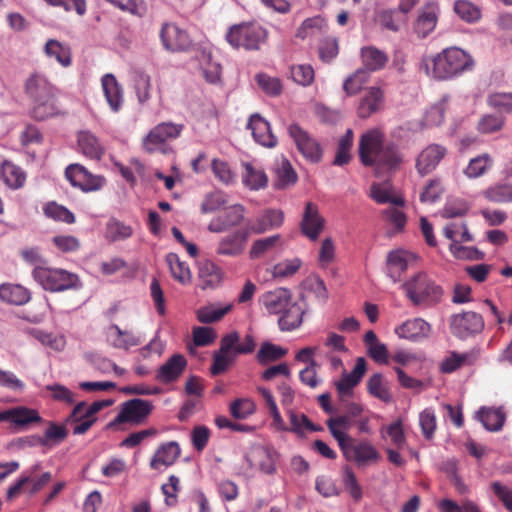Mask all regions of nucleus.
Returning <instances> with one entry per match:
<instances>
[{"label":"nucleus","mask_w":512,"mask_h":512,"mask_svg":"<svg viewBox=\"0 0 512 512\" xmlns=\"http://www.w3.org/2000/svg\"><path fill=\"white\" fill-rule=\"evenodd\" d=\"M199 278L203 289L214 288L219 285L222 273L213 262H205L199 268Z\"/></svg>","instance_id":"47"},{"label":"nucleus","mask_w":512,"mask_h":512,"mask_svg":"<svg viewBox=\"0 0 512 512\" xmlns=\"http://www.w3.org/2000/svg\"><path fill=\"white\" fill-rule=\"evenodd\" d=\"M383 101V91L378 87H370L360 99L357 107L358 116L363 119L370 117L372 114L380 111Z\"/></svg>","instance_id":"25"},{"label":"nucleus","mask_w":512,"mask_h":512,"mask_svg":"<svg viewBox=\"0 0 512 512\" xmlns=\"http://www.w3.org/2000/svg\"><path fill=\"white\" fill-rule=\"evenodd\" d=\"M273 172L275 174L274 186L277 189H285L294 185L297 181V174L291 163L284 157L276 159Z\"/></svg>","instance_id":"31"},{"label":"nucleus","mask_w":512,"mask_h":512,"mask_svg":"<svg viewBox=\"0 0 512 512\" xmlns=\"http://www.w3.org/2000/svg\"><path fill=\"white\" fill-rule=\"evenodd\" d=\"M243 183L250 190H260L267 186L268 177L261 168L244 163Z\"/></svg>","instance_id":"41"},{"label":"nucleus","mask_w":512,"mask_h":512,"mask_svg":"<svg viewBox=\"0 0 512 512\" xmlns=\"http://www.w3.org/2000/svg\"><path fill=\"white\" fill-rule=\"evenodd\" d=\"M430 325L422 318L407 320L395 329L400 338L418 341L426 338L430 332Z\"/></svg>","instance_id":"27"},{"label":"nucleus","mask_w":512,"mask_h":512,"mask_svg":"<svg viewBox=\"0 0 512 512\" xmlns=\"http://www.w3.org/2000/svg\"><path fill=\"white\" fill-rule=\"evenodd\" d=\"M166 260L170 267V271L176 280L183 284L190 282V269L186 263L180 261L177 254L169 253L166 257Z\"/></svg>","instance_id":"49"},{"label":"nucleus","mask_w":512,"mask_h":512,"mask_svg":"<svg viewBox=\"0 0 512 512\" xmlns=\"http://www.w3.org/2000/svg\"><path fill=\"white\" fill-rule=\"evenodd\" d=\"M134 89L137 95V99L140 103L147 102L150 97L151 91V78L150 76L142 71H137L134 76Z\"/></svg>","instance_id":"53"},{"label":"nucleus","mask_w":512,"mask_h":512,"mask_svg":"<svg viewBox=\"0 0 512 512\" xmlns=\"http://www.w3.org/2000/svg\"><path fill=\"white\" fill-rule=\"evenodd\" d=\"M249 236L246 229H241L222 237L217 244L216 253L227 257L242 255Z\"/></svg>","instance_id":"17"},{"label":"nucleus","mask_w":512,"mask_h":512,"mask_svg":"<svg viewBox=\"0 0 512 512\" xmlns=\"http://www.w3.org/2000/svg\"><path fill=\"white\" fill-rule=\"evenodd\" d=\"M444 192V188L440 180L433 179L424 187L420 194V201L422 203L432 204L438 201Z\"/></svg>","instance_id":"63"},{"label":"nucleus","mask_w":512,"mask_h":512,"mask_svg":"<svg viewBox=\"0 0 512 512\" xmlns=\"http://www.w3.org/2000/svg\"><path fill=\"white\" fill-rule=\"evenodd\" d=\"M79 151L87 158L99 160L103 154V147L98 138L89 131H81L77 137Z\"/></svg>","instance_id":"36"},{"label":"nucleus","mask_w":512,"mask_h":512,"mask_svg":"<svg viewBox=\"0 0 512 512\" xmlns=\"http://www.w3.org/2000/svg\"><path fill=\"white\" fill-rule=\"evenodd\" d=\"M473 363V354L463 353L459 354L453 352L449 357H447L441 364V371L444 373H452L460 368L464 364H472Z\"/></svg>","instance_id":"57"},{"label":"nucleus","mask_w":512,"mask_h":512,"mask_svg":"<svg viewBox=\"0 0 512 512\" xmlns=\"http://www.w3.org/2000/svg\"><path fill=\"white\" fill-rule=\"evenodd\" d=\"M369 196L378 204L390 203L394 206H403L404 201L401 197L392 193V187L388 182L373 183L370 187Z\"/></svg>","instance_id":"40"},{"label":"nucleus","mask_w":512,"mask_h":512,"mask_svg":"<svg viewBox=\"0 0 512 512\" xmlns=\"http://www.w3.org/2000/svg\"><path fill=\"white\" fill-rule=\"evenodd\" d=\"M267 38V31L256 23H241L230 28L226 35L228 43L234 48L258 50Z\"/></svg>","instance_id":"5"},{"label":"nucleus","mask_w":512,"mask_h":512,"mask_svg":"<svg viewBox=\"0 0 512 512\" xmlns=\"http://www.w3.org/2000/svg\"><path fill=\"white\" fill-rule=\"evenodd\" d=\"M483 197L493 203L507 204L512 203V183L507 181H498L482 192Z\"/></svg>","instance_id":"37"},{"label":"nucleus","mask_w":512,"mask_h":512,"mask_svg":"<svg viewBox=\"0 0 512 512\" xmlns=\"http://www.w3.org/2000/svg\"><path fill=\"white\" fill-rule=\"evenodd\" d=\"M40 421L41 417L34 409L23 406L11 409L10 422L13 423L17 428L23 429L32 423H37Z\"/></svg>","instance_id":"45"},{"label":"nucleus","mask_w":512,"mask_h":512,"mask_svg":"<svg viewBox=\"0 0 512 512\" xmlns=\"http://www.w3.org/2000/svg\"><path fill=\"white\" fill-rule=\"evenodd\" d=\"M364 66L369 73L383 68L388 60L386 54L374 47H365L361 50Z\"/></svg>","instance_id":"46"},{"label":"nucleus","mask_w":512,"mask_h":512,"mask_svg":"<svg viewBox=\"0 0 512 512\" xmlns=\"http://www.w3.org/2000/svg\"><path fill=\"white\" fill-rule=\"evenodd\" d=\"M284 222V213L279 209H266L254 222L248 221L246 231L251 234H263L280 228Z\"/></svg>","instance_id":"16"},{"label":"nucleus","mask_w":512,"mask_h":512,"mask_svg":"<svg viewBox=\"0 0 512 512\" xmlns=\"http://www.w3.org/2000/svg\"><path fill=\"white\" fill-rule=\"evenodd\" d=\"M348 461H354L358 466H366L377 462L380 458L379 452L367 440L355 442L354 440L343 453Z\"/></svg>","instance_id":"15"},{"label":"nucleus","mask_w":512,"mask_h":512,"mask_svg":"<svg viewBox=\"0 0 512 512\" xmlns=\"http://www.w3.org/2000/svg\"><path fill=\"white\" fill-rule=\"evenodd\" d=\"M303 314L302 307L296 302H291L281 313L278 320L280 329L282 331H292L298 328L302 323Z\"/></svg>","instance_id":"39"},{"label":"nucleus","mask_w":512,"mask_h":512,"mask_svg":"<svg viewBox=\"0 0 512 512\" xmlns=\"http://www.w3.org/2000/svg\"><path fill=\"white\" fill-rule=\"evenodd\" d=\"M492 165V160L488 154L479 155L470 160L468 166L464 170V174L468 178H477L483 175Z\"/></svg>","instance_id":"52"},{"label":"nucleus","mask_w":512,"mask_h":512,"mask_svg":"<svg viewBox=\"0 0 512 512\" xmlns=\"http://www.w3.org/2000/svg\"><path fill=\"white\" fill-rule=\"evenodd\" d=\"M255 404L247 398L236 399L230 404L231 415L235 419H246L255 412Z\"/></svg>","instance_id":"59"},{"label":"nucleus","mask_w":512,"mask_h":512,"mask_svg":"<svg viewBox=\"0 0 512 512\" xmlns=\"http://www.w3.org/2000/svg\"><path fill=\"white\" fill-rule=\"evenodd\" d=\"M0 178L11 189L17 190L26 182L25 172L10 161H3L0 167Z\"/></svg>","instance_id":"34"},{"label":"nucleus","mask_w":512,"mask_h":512,"mask_svg":"<svg viewBox=\"0 0 512 512\" xmlns=\"http://www.w3.org/2000/svg\"><path fill=\"white\" fill-rule=\"evenodd\" d=\"M504 125V117L501 114L484 115L478 122V130L481 133H493L499 131Z\"/></svg>","instance_id":"64"},{"label":"nucleus","mask_w":512,"mask_h":512,"mask_svg":"<svg viewBox=\"0 0 512 512\" xmlns=\"http://www.w3.org/2000/svg\"><path fill=\"white\" fill-rule=\"evenodd\" d=\"M367 390L372 396L383 402L391 401V394L383 382V375L381 373H375L369 378Z\"/></svg>","instance_id":"50"},{"label":"nucleus","mask_w":512,"mask_h":512,"mask_svg":"<svg viewBox=\"0 0 512 512\" xmlns=\"http://www.w3.org/2000/svg\"><path fill=\"white\" fill-rule=\"evenodd\" d=\"M187 367V360L182 354H173L155 372V380L161 384L176 382Z\"/></svg>","instance_id":"18"},{"label":"nucleus","mask_w":512,"mask_h":512,"mask_svg":"<svg viewBox=\"0 0 512 512\" xmlns=\"http://www.w3.org/2000/svg\"><path fill=\"white\" fill-rule=\"evenodd\" d=\"M31 299L30 291L19 284L4 283L0 285V300L12 305H25Z\"/></svg>","instance_id":"32"},{"label":"nucleus","mask_w":512,"mask_h":512,"mask_svg":"<svg viewBox=\"0 0 512 512\" xmlns=\"http://www.w3.org/2000/svg\"><path fill=\"white\" fill-rule=\"evenodd\" d=\"M279 240L280 235L277 234L254 241L249 252L250 258H261L266 253L272 251L278 244Z\"/></svg>","instance_id":"51"},{"label":"nucleus","mask_w":512,"mask_h":512,"mask_svg":"<svg viewBox=\"0 0 512 512\" xmlns=\"http://www.w3.org/2000/svg\"><path fill=\"white\" fill-rule=\"evenodd\" d=\"M474 65L471 56L458 47H449L434 56L422 60L421 68L425 73L439 81L451 80Z\"/></svg>","instance_id":"2"},{"label":"nucleus","mask_w":512,"mask_h":512,"mask_svg":"<svg viewBox=\"0 0 512 512\" xmlns=\"http://www.w3.org/2000/svg\"><path fill=\"white\" fill-rule=\"evenodd\" d=\"M25 91L32 101L56 96V88L45 75L40 73H33L29 76L25 82Z\"/></svg>","instance_id":"21"},{"label":"nucleus","mask_w":512,"mask_h":512,"mask_svg":"<svg viewBox=\"0 0 512 512\" xmlns=\"http://www.w3.org/2000/svg\"><path fill=\"white\" fill-rule=\"evenodd\" d=\"M406 296L414 305L432 306L438 303L442 289L425 273H418L402 285Z\"/></svg>","instance_id":"4"},{"label":"nucleus","mask_w":512,"mask_h":512,"mask_svg":"<svg viewBox=\"0 0 512 512\" xmlns=\"http://www.w3.org/2000/svg\"><path fill=\"white\" fill-rule=\"evenodd\" d=\"M32 107V117L36 120L43 121L49 117L58 114V109L55 105V97H49L48 99L34 100Z\"/></svg>","instance_id":"48"},{"label":"nucleus","mask_w":512,"mask_h":512,"mask_svg":"<svg viewBox=\"0 0 512 512\" xmlns=\"http://www.w3.org/2000/svg\"><path fill=\"white\" fill-rule=\"evenodd\" d=\"M450 329L457 338L467 339L482 332L484 320L474 311L453 314L450 318Z\"/></svg>","instance_id":"6"},{"label":"nucleus","mask_w":512,"mask_h":512,"mask_svg":"<svg viewBox=\"0 0 512 512\" xmlns=\"http://www.w3.org/2000/svg\"><path fill=\"white\" fill-rule=\"evenodd\" d=\"M325 226V219L320 215L317 205L308 202L301 220L302 233L312 241L318 239Z\"/></svg>","instance_id":"19"},{"label":"nucleus","mask_w":512,"mask_h":512,"mask_svg":"<svg viewBox=\"0 0 512 512\" xmlns=\"http://www.w3.org/2000/svg\"><path fill=\"white\" fill-rule=\"evenodd\" d=\"M180 455L179 444L175 441L162 444L150 461V467L154 470L160 469L162 466L172 465Z\"/></svg>","instance_id":"30"},{"label":"nucleus","mask_w":512,"mask_h":512,"mask_svg":"<svg viewBox=\"0 0 512 512\" xmlns=\"http://www.w3.org/2000/svg\"><path fill=\"white\" fill-rule=\"evenodd\" d=\"M446 154V149L438 144L427 146L419 154L416 168L421 175H426L436 168Z\"/></svg>","instance_id":"24"},{"label":"nucleus","mask_w":512,"mask_h":512,"mask_svg":"<svg viewBox=\"0 0 512 512\" xmlns=\"http://www.w3.org/2000/svg\"><path fill=\"white\" fill-rule=\"evenodd\" d=\"M247 128L251 130L252 136L258 144L272 148L277 144V138L271 132L270 123L259 114L250 116Z\"/></svg>","instance_id":"22"},{"label":"nucleus","mask_w":512,"mask_h":512,"mask_svg":"<svg viewBox=\"0 0 512 512\" xmlns=\"http://www.w3.org/2000/svg\"><path fill=\"white\" fill-rule=\"evenodd\" d=\"M105 336L107 343L111 347L125 351L142 343L139 336L130 330H122L117 324L107 326Z\"/></svg>","instance_id":"20"},{"label":"nucleus","mask_w":512,"mask_h":512,"mask_svg":"<svg viewBox=\"0 0 512 512\" xmlns=\"http://www.w3.org/2000/svg\"><path fill=\"white\" fill-rule=\"evenodd\" d=\"M450 252L458 259L482 260L485 254L476 247H466L454 241L450 244Z\"/></svg>","instance_id":"60"},{"label":"nucleus","mask_w":512,"mask_h":512,"mask_svg":"<svg viewBox=\"0 0 512 512\" xmlns=\"http://www.w3.org/2000/svg\"><path fill=\"white\" fill-rule=\"evenodd\" d=\"M483 427L491 432L500 431L505 423L506 414L501 407H481L475 414Z\"/></svg>","instance_id":"29"},{"label":"nucleus","mask_w":512,"mask_h":512,"mask_svg":"<svg viewBox=\"0 0 512 512\" xmlns=\"http://www.w3.org/2000/svg\"><path fill=\"white\" fill-rule=\"evenodd\" d=\"M47 58L55 60L62 67H69L72 63L71 49L68 45L55 39H49L44 45Z\"/></svg>","instance_id":"35"},{"label":"nucleus","mask_w":512,"mask_h":512,"mask_svg":"<svg viewBox=\"0 0 512 512\" xmlns=\"http://www.w3.org/2000/svg\"><path fill=\"white\" fill-rule=\"evenodd\" d=\"M101 85L110 109L115 113L120 111L123 105V92L115 76L105 74L101 79Z\"/></svg>","instance_id":"28"},{"label":"nucleus","mask_w":512,"mask_h":512,"mask_svg":"<svg viewBox=\"0 0 512 512\" xmlns=\"http://www.w3.org/2000/svg\"><path fill=\"white\" fill-rule=\"evenodd\" d=\"M183 125L172 122H163L155 126L143 140L144 149L153 153L162 150V146L169 140L179 137Z\"/></svg>","instance_id":"8"},{"label":"nucleus","mask_w":512,"mask_h":512,"mask_svg":"<svg viewBox=\"0 0 512 512\" xmlns=\"http://www.w3.org/2000/svg\"><path fill=\"white\" fill-rule=\"evenodd\" d=\"M245 215L243 205L234 204L226 207L220 214L212 218L207 229L212 233H222L239 226Z\"/></svg>","instance_id":"12"},{"label":"nucleus","mask_w":512,"mask_h":512,"mask_svg":"<svg viewBox=\"0 0 512 512\" xmlns=\"http://www.w3.org/2000/svg\"><path fill=\"white\" fill-rule=\"evenodd\" d=\"M152 410L151 402L139 398L131 399L123 403L121 411L108 427H113L122 423L140 424Z\"/></svg>","instance_id":"7"},{"label":"nucleus","mask_w":512,"mask_h":512,"mask_svg":"<svg viewBox=\"0 0 512 512\" xmlns=\"http://www.w3.org/2000/svg\"><path fill=\"white\" fill-rule=\"evenodd\" d=\"M133 235V228L116 218H111L105 225L104 238L110 243L125 241Z\"/></svg>","instance_id":"38"},{"label":"nucleus","mask_w":512,"mask_h":512,"mask_svg":"<svg viewBox=\"0 0 512 512\" xmlns=\"http://www.w3.org/2000/svg\"><path fill=\"white\" fill-rule=\"evenodd\" d=\"M85 402H79L72 410L71 414L67 418V422H75L77 423L73 428V433L75 435H82L87 432L90 427L96 421L95 417L86 416L85 412Z\"/></svg>","instance_id":"42"},{"label":"nucleus","mask_w":512,"mask_h":512,"mask_svg":"<svg viewBox=\"0 0 512 512\" xmlns=\"http://www.w3.org/2000/svg\"><path fill=\"white\" fill-rule=\"evenodd\" d=\"M32 276L43 289L50 292L77 290L82 287L79 276L64 269L36 266Z\"/></svg>","instance_id":"3"},{"label":"nucleus","mask_w":512,"mask_h":512,"mask_svg":"<svg viewBox=\"0 0 512 512\" xmlns=\"http://www.w3.org/2000/svg\"><path fill=\"white\" fill-rule=\"evenodd\" d=\"M66 178L74 186L82 191L90 192L100 189L104 184V178L91 174L80 164H71L66 168Z\"/></svg>","instance_id":"13"},{"label":"nucleus","mask_w":512,"mask_h":512,"mask_svg":"<svg viewBox=\"0 0 512 512\" xmlns=\"http://www.w3.org/2000/svg\"><path fill=\"white\" fill-rule=\"evenodd\" d=\"M160 38L164 48L169 51H184L191 46L188 33L172 23L163 24Z\"/></svg>","instance_id":"14"},{"label":"nucleus","mask_w":512,"mask_h":512,"mask_svg":"<svg viewBox=\"0 0 512 512\" xmlns=\"http://www.w3.org/2000/svg\"><path fill=\"white\" fill-rule=\"evenodd\" d=\"M439 509L442 512H481L478 505L468 499L463 500L460 504L450 499H443L439 503Z\"/></svg>","instance_id":"58"},{"label":"nucleus","mask_w":512,"mask_h":512,"mask_svg":"<svg viewBox=\"0 0 512 512\" xmlns=\"http://www.w3.org/2000/svg\"><path fill=\"white\" fill-rule=\"evenodd\" d=\"M359 158L364 166L372 167L376 176L396 169L402 156L393 142H384V134L378 128L363 133L359 140Z\"/></svg>","instance_id":"1"},{"label":"nucleus","mask_w":512,"mask_h":512,"mask_svg":"<svg viewBox=\"0 0 512 512\" xmlns=\"http://www.w3.org/2000/svg\"><path fill=\"white\" fill-rule=\"evenodd\" d=\"M232 308V304L224 306L210 304L197 310V319L203 324H210L221 320Z\"/></svg>","instance_id":"44"},{"label":"nucleus","mask_w":512,"mask_h":512,"mask_svg":"<svg viewBox=\"0 0 512 512\" xmlns=\"http://www.w3.org/2000/svg\"><path fill=\"white\" fill-rule=\"evenodd\" d=\"M44 214L53 220L62 221L67 224L75 222L74 214L62 205L55 202H50L44 207Z\"/></svg>","instance_id":"56"},{"label":"nucleus","mask_w":512,"mask_h":512,"mask_svg":"<svg viewBox=\"0 0 512 512\" xmlns=\"http://www.w3.org/2000/svg\"><path fill=\"white\" fill-rule=\"evenodd\" d=\"M260 302L270 314H281L291 303V294L288 289L278 288L264 293Z\"/></svg>","instance_id":"26"},{"label":"nucleus","mask_w":512,"mask_h":512,"mask_svg":"<svg viewBox=\"0 0 512 512\" xmlns=\"http://www.w3.org/2000/svg\"><path fill=\"white\" fill-rule=\"evenodd\" d=\"M415 259V255L406 250L391 251L387 256V276L394 282L401 280L402 274L407 270L408 263Z\"/></svg>","instance_id":"23"},{"label":"nucleus","mask_w":512,"mask_h":512,"mask_svg":"<svg viewBox=\"0 0 512 512\" xmlns=\"http://www.w3.org/2000/svg\"><path fill=\"white\" fill-rule=\"evenodd\" d=\"M30 334L43 345L49 346L56 351H61L65 346V340L62 336H55L41 329H32Z\"/></svg>","instance_id":"62"},{"label":"nucleus","mask_w":512,"mask_h":512,"mask_svg":"<svg viewBox=\"0 0 512 512\" xmlns=\"http://www.w3.org/2000/svg\"><path fill=\"white\" fill-rule=\"evenodd\" d=\"M455 13L464 21L472 23L481 17L480 9L469 1L458 0L454 4Z\"/></svg>","instance_id":"55"},{"label":"nucleus","mask_w":512,"mask_h":512,"mask_svg":"<svg viewBox=\"0 0 512 512\" xmlns=\"http://www.w3.org/2000/svg\"><path fill=\"white\" fill-rule=\"evenodd\" d=\"M367 369L365 358L358 357L351 372L343 369L341 378L334 382V386L341 401L351 397L354 388L360 383Z\"/></svg>","instance_id":"11"},{"label":"nucleus","mask_w":512,"mask_h":512,"mask_svg":"<svg viewBox=\"0 0 512 512\" xmlns=\"http://www.w3.org/2000/svg\"><path fill=\"white\" fill-rule=\"evenodd\" d=\"M238 342L239 335L237 332L229 333L221 339L220 349L213 356V364L211 366V373L213 375L221 374L234 361L238 355V352H236Z\"/></svg>","instance_id":"9"},{"label":"nucleus","mask_w":512,"mask_h":512,"mask_svg":"<svg viewBox=\"0 0 512 512\" xmlns=\"http://www.w3.org/2000/svg\"><path fill=\"white\" fill-rule=\"evenodd\" d=\"M226 203V196L222 192H211L203 199L200 211L203 214L213 213L223 207Z\"/></svg>","instance_id":"61"},{"label":"nucleus","mask_w":512,"mask_h":512,"mask_svg":"<svg viewBox=\"0 0 512 512\" xmlns=\"http://www.w3.org/2000/svg\"><path fill=\"white\" fill-rule=\"evenodd\" d=\"M437 23V7L434 4L426 5L414 25L416 34L421 37H427L436 27Z\"/></svg>","instance_id":"33"},{"label":"nucleus","mask_w":512,"mask_h":512,"mask_svg":"<svg viewBox=\"0 0 512 512\" xmlns=\"http://www.w3.org/2000/svg\"><path fill=\"white\" fill-rule=\"evenodd\" d=\"M286 414L290 421V427H288V431L293 432L298 436H304L306 431L319 430V428L315 426L303 413H298L292 408H288L286 410Z\"/></svg>","instance_id":"43"},{"label":"nucleus","mask_w":512,"mask_h":512,"mask_svg":"<svg viewBox=\"0 0 512 512\" xmlns=\"http://www.w3.org/2000/svg\"><path fill=\"white\" fill-rule=\"evenodd\" d=\"M370 73L363 68L350 75L343 83V89L347 95L356 94L369 79Z\"/></svg>","instance_id":"54"},{"label":"nucleus","mask_w":512,"mask_h":512,"mask_svg":"<svg viewBox=\"0 0 512 512\" xmlns=\"http://www.w3.org/2000/svg\"><path fill=\"white\" fill-rule=\"evenodd\" d=\"M288 133L293 139L298 151L311 162H318L322 156V149L318 141L294 123L288 127Z\"/></svg>","instance_id":"10"}]
</instances>
